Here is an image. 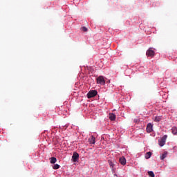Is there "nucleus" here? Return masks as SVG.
Masks as SVG:
<instances>
[{
	"label": "nucleus",
	"instance_id": "f257e3e1",
	"mask_svg": "<svg viewBox=\"0 0 177 177\" xmlns=\"http://www.w3.org/2000/svg\"><path fill=\"white\" fill-rule=\"evenodd\" d=\"M96 82L98 85H106V80H104V77L102 75L96 79Z\"/></svg>",
	"mask_w": 177,
	"mask_h": 177
},
{
	"label": "nucleus",
	"instance_id": "f03ea898",
	"mask_svg": "<svg viewBox=\"0 0 177 177\" xmlns=\"http://www.w3.org/2000/svg\"><path fill=\"white\" fill-rule=\"evenodd\" d=\"M154 55H156V52H154V50H153L152 48H149L146 53V55L147 57L153 58L154 57Z\"/></svg>",
	"mask_w": 177,
	"mask_h": 177
},
{
	"label": "nucleus",
	"instance_id": "7ed1b4c3",
	"mask_svg": "<svg viewBox=\"0 0 177 177\" xmlns=\"http://www.w3.org/2000/svg\"><path fill=\"white\" fill-rule=\"evenodd\" d=\"M167 138H168V136L165 135L160 138V140H159L158 144H159V146H160V147H162V146L165 145V142H167Z\"/></svg>",
	"mask_w": 177,
	"mask_h": 177
},
{
	"label": "nucleus",
	"instance_id": "20e7f679",
	"mask_svg": "<svg viewBox=\"0 0 177 177\" xmlns=\"http://www.w3.org/2000/svg\"><path fill=\"white\" fill-rule=\"evenodd\" d=\"M97 95V91L96 90H91L87 93L88 99H91L92 97H95Z\"/></svg>",
	"mask_w": 177,
	"mask_h": 177
},
{
	"label": "nucleus",
	"instance_id": "39448f33",
	"mask_svg": "<svg viewBox=\"0 0 177 177\" xmlns=\"http://www.w3.org/2000/svg\"><path fill=\"white\" fill-rule=\"evenodd\" d=\"M146 131L147 132V133H151V132L153 131V124L151 123L147 124Z\"/></svg>",
	"mask_w": 177,
	"mask_h": 177
},
{
	"label": "nucleus",
	"instance_id": "423d86ee",
	"mask_svg": "<svg viewBox=\"0 0 177 177\" xmlns=\"http://www.w3.org/2000/svg\"><path fill=\"white\" fill-rule=\"evenodd\" d=\"M78 158H80V155L77 153H73L72 156V160L73 162H77V160H78Z\"/></svg>",
	"mask_w": 177,
	"mask_h": 177
},
{
	"label": "nucleus",
	"instance_id": "0eeeda50",
	"mask_svg": "<svg viewBox=\"0 0 177 177\" xmlns=\"http://www.w3.org/2000/svg\"><path fill=\"white\" fill-rule=\"evenodd\" d=\"M96 138L95 136H92L91 138H88V142L90 145H95Z\"/></svg>",
	"mask_w": 177,
	"mask_h": 177
},
{
	"label": "nucleus",
	"instance_id": "6e6552de",
	"mask_svg": "<svg viewBox=\"0 0 177 177\" xmlns=\"http://www.w3.org/2000/svg\"><path fill=\"white\" fill-rule=\"evenodd\" d=\"M119 161L122 165H125L127 164V159H125V157L122 156L119 159Z\"/></svg>",
	"mask_w": 177,
	"mask_h": 177
},
{
	"label": "nucleus",
	"instance_id": "1a4fd4ad",
	"mask_svg": "<svg viewBox=\"0 0 177 177\" xmlns=\"http://www.w3.org/2000/svg\"><path fill=\"white\" fill-rule=\"evenodd\" d=\"M108 163L110 166V168L112 169H114V167H115V165L114 164V161L112 160H109Z\"/></svg>",
	"mask_w": 177,
	"mask_h": 177
},
{
	"label": "nucleus",
	"instance_id": "9d476101",
	"mask_svg": "<svg viewBox=\"0 0 177 177\" xmlns=\"http://www.w3.org/2000/svg\"><path fill=\"white\" fill-rule=\"evenodd\" d=\"M109 118L111 121H115L116 116L114 113H109Z\"/></svg>",
	"mask_w": 177,
	"mask_h": 177
},
{
	"label": "nucleus",
	"instance_id": "9b49d317",
	"mask_svg": "<svg viewBox=\"0 0 177 177\" xmlns=\"http://www.w3.org/2000/svg\"><path fill=\"white\" fill-rule=\"evenodd\" d=\"M57 161V159L55 157L50 158V164H56Z\"/></svg>",
	"mask_w": 177,
	"mask_h": 177
},
{
	"label": "nucleus",
	"instance_id": "f8f14e48",
	"mask_svg": "<svg viewBox=\"0 0 177 177\" xmlns=\"http://www.w3.org/2000/svg\"><path fill=\"white\" fill-rule=\"evenodd\" d=\"M161 120H162V116H156L153 121H155V122H160Z\"/></svg>",
	"mask_w": 177,
	"mask_h": 177
},
{
	"label": "nucleus",
	"instance_id": "ddd939ff",
	"mask_svg": "<svg viewBox=\"0 0 177 177\" xmlns=\"http://www.w3.org/2000/svg\"><path fill=\"white\" fill-rule=\"evenodd\" d=\"M171 133H173V135L177 136V128H176V127H173L171 128Z\"/></svg>",
	"mask_w": 177,
	"mask_h": 177
},
{
	"label": "nucleus",
	"instance_id": "4468645a",
	"mask_svg": "<svg viewBox=\"0 0 177 177\" xmlns=\"http://www.w3.org/2000/svg\"><path fill=\"white\" fill-rule=\"evenodd\" d=\"M151 152H147V153H145V158L147 159V160H149V158H150V157H151Z\"/></svg>",
	"mask_w": 177,
	"mask_h": 177
},
{
	"label": "nucleus",
	"instance_id": "2eb2a0df",
	"mask_svg": "<svg viewBox=\"0 0 177 177\" xmlns=\"http://www.w3.org/2000/svg\"><path fill=\"white\" fill-rule=\"evenodd\" d=\"M167 152L163 153L162 155L160 156V160H164V158L167 157Z\"/></svg>",
	"mask_w": 177,
	"mask_h": 177
},
{
	"label": "nucleus",
	"instance_id": "dca6fc26",
	"mask_svg": "<svg viewBox=\"0 0 177 177\" xmlns=\"http://www.w3.org/2000/svg\"><path fill=\"white\" fill-rule=\"evenodd\" d=\"M59 168H60V165L57 164H55L53 167V169H59Z\"/></svg>",
	"mask_w": 177,
	"mask_h": 177
},
{
	"label": "nucleus",
	"instance_id": "f3484780",
	"mask_svg": "<svg viewBox=\"0 0 177 177\" xmlns=\"http://www.w3.org/2000/svg\"><path fill=\"white\" fill-rule=\"evenodd\" d=\"M148 175L151 177H155L154 173L153 171H148Z\"/></svg>",
	"mask_w": 177,
	"mask_h": 177
},
{
	"label": "nucleus",
	"instance_id": "a211bd4d",
	"mask_svg": "<svg viewBox=\"0 0 177 177\" xmlns=\"http://www.w3.org/2000/svg\"><path fill=\"white\" fill-rule=\"evenodd\" d=\"M82 31H84V32H86V31H88V28H86V27L84 26L82 28Z\"/></svg>",
	"mask_w": 177,
	"mask_h": 177
}]
</instances>
